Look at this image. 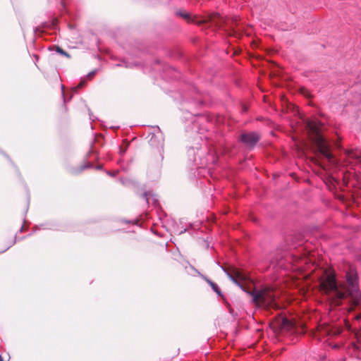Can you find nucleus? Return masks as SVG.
<instances>
[{
	"instance_id": "obj_19",
	"label": "nucleus",
	"mask_w": 361,
	"mask_h": 361,
	"mask_svg": "<svg viewBox=\"0 0 361 361\" xmlns=\"http://www.w3.org/2000/svg\"><path fill=\"white\" fill-rule=\"evenodd\" d=\"M136 65H137L136 63H135V64L133 63H133H128L126 61H123V63H118L116 66H124L126 68H131L133 66H136Z\"/></svg>"
},
{
	"instance_id": "obj_35",
	"label": "nucleus",
	"mask_w": 361,
	"mask_h": 361,
	"mask_svg": "<svg viewBox=\"0 0 361 361\" xmlns=\"http://www.w3.org/2000/svg\"><path fill=\"white\" fill-rule=\"evenodd\" d=\"M191 268H192L193 270H195L196 272H197V273H198V271H197L196 269H195V268H194V267L191 266Z\"/></svg>"
},
{
	"instance_id": "obj_39",
	"label": "nucleus",
	"mask_w": 361,
	"mask_h": 361,
	"mask_svg": "<svg viewBox=\"0 0 361 361\" xmlns=\"http://www.w3.org/2000/svg\"><path fill=\"white\" fill-rule=\"evenodd\" d=\"M35 59L38 60V56L35 55Z\"/></svg>"
},
{
	"instance_id": "obj_33",
	"label": "nucleus",
	"mask_w": 361,
	"mask_h": 361,
	"mask_svg": "<svg viewBox=\"0 0 361 361\" xmlns=\"http://www.w3.org/2000/svg\"><path fill=\"white\" fill-rule=\"evenodd\" d=\"M38 30H39L38 27H35V30H34L35 32H37Z\"/></svg>"
},
{
	"instance_id": "obj_43",
	"label": "nucleus",
	"mask_w": 361,
	"mask_h": 361,
	"mask_svg": "<svg viewBox=\"0 0 361 361\" xmlns=\"http://www.w3.org/2000/svg\"><path fill=\"white\" fill-rule=\"evenodd\" d=\"M27 200H28V202H30V195H28Z\"/></svg>"
},
{
	"instance_id": "obj_4",
	"label": "nucleus",
	"mask_w": 361,
	"mask_h": 361,
	"mask_svg": "<svg viewBox=\"0 0 361 361\" xmlns=\"http://www.w3.org/2000/svg\"><path fill=\"white\" fill-rule=\"evenodd\" d=\"M345 281L348 285L347 291L350 298H357L359 295V276L356 269L350 266L345 273Z\"/></svg>"
},
{
	"instance_id": "obj_3",
	"label": "nucleus",
	"mask_w": 361,
	"mask_h": 361,
	"mask_svg": "<svg viewBox=\"0 0 361 361\" xmlns=\"http://www.w3.org/2000/svg\"><path fill=\"white\" fill-rule=\"evenodd\" d=\"M190 119L192 127L189 128L188 126L187 127V130H190L198 134H203L204 131H209L212 129L216 121V119L214 116L208 114H191Z\"/></svg>"
},
{
	"instance_id": "obj_29",
	"label": "nucleus",
	"mask_w": 361,
	"mask_h": 361,
	"mask_svg": "<svg viewBox=\"0 0 361 361\" xmlns=\"http://www.w3.org/2000/svg\"><path fill=\"white\" fill-rule=\"evenodd\" d=\"M61 4L62 7L65 9L66 8V5H65V3H64V1L63 0H61Z\"/></svg>"
},
{
	"instance_id": "obj_9",
	"label": "nucleus",
	"mask_w": 361,
	"mask_h": 361,
	"mask_svg": "<svg viewBox=\"0 0 361 361\" xmlns=\"http://www.w3.org/2000/svg\"><path fill=\"white\" fill-rule=\"evenodd\" d=\"M204 279L207 281V283L210 286V287L212 288L213 291L215 292L218 296L221 297L223 299L224 302L229 307L230 313H232L233 309L231 307V305L228 303H227L225 296L224 295V294H223L221 288L219 287V286L216 283H214V281H212L211 279H208L206 276H204Z\"/></svg>"
},
{
	"instance_id": "obj_21",
	"label": "nucleus",
	"mask_w": 361,
	"mask_h": 361,
	"mask_svg": "<svg viewBox=\"0 0 361 361\" xmlns=\"http://www.w3.org/2000/svg\"><path fill=\"white\" fill-rule=\"evenodd\" d=\"M127 147L128 146H126V147H123L121 146L119 147V154L121 156H123L125 154V153L127 151Z\"/></svg>"
},
{
	"instance_id": "obj_36",
	"label": "nucleus",
	"mask_w": 361,
	"mask_h": 361,
	"mask_svg": "<svg viewBox=\"0 0 361 361\" xmlns=\"http://www.w3.org/2000/svg\"><path fill=\"white\" fill-rule=\"evenodd\" d=\"M216 264L221 268V264L219 262H216Z\"/></svg>"
},
{
	"instance_id": "obj_6",
	"label": "nucleus",
	"mask_w": 361,
	"mask_h": 361,
	"mask_svg": "<svg viewBox=\"0 0 361 361\" xmlns=\"http://www.w3.org/2000/svg\"><path fill=\"white\" fill-rule=\"evenodd\" d=\"M259 140L260 135L255 131L243 132L238 137V141L250 149H253Z\"/></svg>"
},
{
	"instance_id": "obj_30",
	"label": "nucleus",
	"mask_w": 361,
	"mask_h": 361,
	"mask_svg": "<svg viewBox=\"0 0 361 361\" xmlns=\"http://www.w3.org/2000/svg\"><path fill=\"white\" fill-rule=\"evenodd\" d=\"M95 169L97 170H101L102 169V165H97Z\"/></svg>"
},
{
	"instance_id": "obj_15",
	"label": "nucleus",
	"mask_w": 361,
	"mask_h": 361,
	"mask_svg": "<svg viewBox=\"0 0 361 361\" xmlns=\"http://www.w3.org/2000/svg\"><path fill=\"white\" fill-rule=\"evenodd\" d=\"M281 329L290 331L293 327V324L288 319L284 317L281 319Z\"/></svg>"
},
{
	"instance_id": "obj_37",
	"label": "nucleus",
	"mask_w": 361,
	"mask_h": 361,
	"mask_svg": "<svg viewBox=\"0 0 361 361\" xmlns=\"http://www.w3.org/2000/svg\"><path fill=\"white\" fill-rule=\"evenodd\" d=\"M216 264L221 268V264L219 262H216Z\"/></svg>"
},
{
	"instance_id": "obj_24",
	"label": "nucleus",
	"mask_w": 361,
	"mask_h": 361,
	"mask_svg": "<svg viewBox=\"0 0 361 361\" xmlns=\"http://www.w3.org/2000/svg\"><path fill=\"white\" fill-rule=\"evenodd\" d=\"M97 71V69H95V70H94V71H92L90 72V73L87 74V78H91L92 77H93V76L96 74Z\"/></svg>"
},
{
	"instance_id": "obj_1",
	"label": "nucleus",
	"mask_w": 361,
	"mask_h": 361,
	"mask_svg": "<svg viewBox=\"0 0 361 361\" xmlns=\"http://www.w3.org/2000/svg\"><path fill=\"white\" fill-rule=\"evenodd\" d=\"M314 135L312 138L314 144L321 155L326 158L329 162L335 164H339L343 161L346 165H348L351 164L353 161H361V153L354 151L353 149L345 150L344 157H341L338 159L332 153L331 150V145L327 138L322 135L318 129H314Z\"/></svg>"
},
{
	"instance_id": "obj_10",
	"label": "nucleus",
	"mask_w": 361,
	"mask_h": 361,
	"mask_svg": "<svg viewBox=\"0 0 361 361\" xmlns=\"http://www.w3.org/2000/svg\"><path fill=\"white\" fill-rule=\"evenodd\" d=\"M190 91L194 94L193 97L191 99V104L195 107H197L202 104L201 93L199 92L197 88L195 86H192Z\"/></svg>"
},
{
	"instance_id": "obj_42",
	"label": "nucleus",
	"mask_w": 361,
	"mask_h": 361,
	"mask_svg": "<svg viewBox=\"0 0 361 361\" xmlns=\"http://www.w3.org/2000/svg\"><path fill=\"white\" fill-rule=\"evenodd\" d=\"M359 341L361 342V335L359 336Z\"/></svg>"
},
{
	"instance_id": "obj_25",
	"label": "nucleus",
	"mask_w": 361,
	"mask_h": 361,
	"mask_svg": "<svg viewBox=\"0 0 361 361\" xmlns=\"http://www.w3.org/2000/svg\"><path fill=\"white\" fill-rule=\"evenodd\" d=\"M221 270L226 274V276H228V274H230L231 272L224 266H221Z\"/></svg>"
},
{
	"instance_id": "obj_7",
	"label": "nucleus",
	"mask_w": 361,
	"mask_h": 361,
	"mask_svg": "<svg viewBox=\"0 0 361 361\" xmlns=\"http://www.w3.org/2000/svg\"><path fill=\"white\" fill-rule=\"evenodd\" d=\"M228 278L236 286H238L242 290L246 292L248 295L252 296V301L257 302L258 300L263 298V293L261 290H255L253 291L246 290L243 284L231 274H228Z\"/></svg>"
},
{
	"instance_id": "obj_44",
	"label": "nucleus",
	"mask_w": 361,
	"mask_h": 361,
	"mask_svg": "<svg viewBox=\"0 0 361 361\" xmlns=\"http://www.w3.org/2000/svg\"><path fill=\"white\" fill-rule=\"evenodd\" d=\"M188 102L191 103V101H188ZM185 103H187V101H185Z\"/></svg>"
},
{
	"instance_id": "obj_41",
	"label": "nucleus",
	"mask_w": 361,
	"mask_h": 361,
	"mask_svg": "<svg viewBox=\"0 0 361 361\" xmlns=\"http://www.w3.org/2000/svg\"><path fill=\"white\" fill-rule=\"evenodd\" d=\"M232 32H233V35L235 34V31L234 30H232Z\"/></svg>"
},
{
	"instance_id": "obj_38",
	"label": "nucleus",
	"mask_w": 361,
	"mask_h": 361,
	"mask_svg": "<svg viewBox=\"0 0 361 361\" xmlns=\"http://www.w3.org/2000/svg\"><path fill=\"white\" fill-rule=\"evenodd\" d=\"M358 260H359V261L360 262V263H361V255L359 257Z\"/></svg>"
},
{
	"instance_id": "obj_23",
	"label": "nucleus",
	"mask_w": 361,
	"mask_h": 361,
	"mask_svg": "<svg viewBox=\"0 0 361 361\" xmlns=\"http://www.w3.org/2000/svg\"><path fill=\"white\" fill-rule=\"evenodd\" d=\"M106 173L110 176H112V177H116L118 174V171H106Z\"/></svg>"
},
{
	"instance_id": "obj_22",
	"label": "nucleus",
	"mask_w": 361,
	"mask_h": 361,
	"mask_svg": "<svg viewBox=\"0 0 361 361\" xmlns=\"http://www.w3.org/2000/svg\"><path fill=\"white\" fill-rule=\"evenodd\" d=\"M125 223L127 224H132L133 225H138V220L134 219V220H123Z\"/></svg>"
},
{
	"instance_id": "obj_32",
	"label": "nucleus",
	"mask_w": 361,
	"mask_h": 361,
	"mask_svg": "<svg viewBox=\"0 0 361 361\" xmlns=\"http://www.w3.org/2000/svg\"><path fill=\"white\" fill-rule=\"evenodd\" d=\"M156 63H157V64L161 63V61L159 59L156 60Z\"/></svg>"
},
{
	"instance_id": "obj_13",
	"label": "nucleus",
	"mask_w": 361,
	"mask_h": 361,
	"mask_svg": "<svg viewBox=\"0 0 361 361\" xmlns=\"http://www.w3.org/2000/svg\"><path fill=\"white\" fill-rule=\"evenodd\" d=\"M176 15L187 20L188 22H192V23H198V24L202 23V22H197L195 20L192 19L190 17V15L189 13L183 12L182 11H177L176 12Z\"/></svg>"
},
{
	"instance_id": "obj_27",
	"label": "nucleus",
	"mask_w": 361,
	"mask_h": 361,
	"mask_svg": "<svg viewBox=\"0 0 361 361\" xmlns=\"http://www.w3.org/2000/svg\"><path fill=\"white\" fill-rule=\"evenodd\" d=\"M187 231H188V228H184L183 230H181V231H178V235H180V234H182V233H183L186 232Z\"/></svg>"
},
{
	"instance_id": "obj_17",
	"label": "nucleus",
	"mask_w": 361,
	"mask_h": 361,
	"mask_svg": "<svg viewBox=\"0 0 361 361\" xmlns=\"http://www.w3.org/2000/svg\"><path fill=\"white\" fill-rule=\"evenodd\" d=\"M16 240H17V234L15 235L13 239L11 240L8 242L6 247L4 249H3L2 250H0V254L5 252L11 247H12L13 245H15L16 243Z\"/></svg>"
},
{
	"instance_id": "obj_16",
	"label": "nucleus",
	"mask_w": 361,
	"mask_h": 361,
	"mask_svg": "<svg viewBox=\"0 0 361 361\" xmlns=\"http://www.w3.org/2000/svg\"><path fill=\"white\" fill-rule=\"evenodd\" d=\"M329 288L332 290H337V282L336 279L334 276H331L329 277Z\"/></svg>"
},
{
	"instance_id": "obj_31",
	"label": "nucleus",
	"mask_w": 361,
	"mask_h": 361,
	"mask_svg": "<svg viewBox=\"0 0 361 361\" xmlns=\"http://www.w3.org/2000/svg\"><path fill=\"white\" fill-rule=\"evenodd\" d=\"M62 90L63 91V86H62ZM62 96H63L64 102H66V99H65V96H64V92H62Z\"/></svg>"
},
{
	"instance_id": "obj_14",
	"label": "nucleus",
	"mask_w": 361,
	"mask_h": 361,
	"mask_svg": "<svg viewBox=\"0 0 361 361\" xmlns=\"http://www.w3.org/2000/svg\"><path fill=\"white\" fill-rule=\"evenodd\" d=\"M93 167V164L90 162H86L84 164L81 165L79 169L72 170V173L78 174L80 173L85 169H91Z\"/></svg>"
},
{
	"instance_id": "obj_5",
	"label": "nucleus",
	"mask_w": 361,
	"mask_h": 361,
	"mask_svg": "<svg viewBox=\"0 0 361 361\" xmlns=\"http://www.w3.org/2000/svg\"><path fill=\"white\" fill-rule=\"evenodd\" d=\"M154 132L149 133V136L150 137L149 140V144L154 148H157L160 152V155L161 159L164 158L163 154L161 153V151L164 150V135L163 132L161 130L159 126H153Z\"/></svg>"
},
{
	"instance_id": "obj_20",
	"label": "nucleus",
	"mask_w": 361,
	"mask_h": 361,
	"mask_svg": "<svg viewBox=\"0 0 361 361\" xmlns=\"http://www.w3.org/2000/svg\"><path fill=\"white\" fill-rule=\"evenodd\" d=\"M85 84V80H82L80 83L74 87V91L76 92L79 89L82 88Z\"/></svg>"
},
{
	"instance_id": "obj_18",
	"label": "nucleus",
	"mask_w": 361,
	"mask_h": 361,
	"mask_svg": "<svg viewBox=\"0 0 361 361\" xmlns=\"http://www.w3.org/2000/svg\"><path fill=\"white\" fill-rule=\"evenodd\" d=\"M48 224H41L40 226H35L33 232H35L36 231L43 228V229H51V226H49Z\"/></svg>"
},
{
	"instance_id": "obj_2",
	"label": "nucleus",
	"mask_w": 361,
	"mask_h": 361,
	"mask_svg": "<svg viewBox=\"0 0 361 361\" xmlns=\"http://www.w3.org/2000/svg\"><path fill=\"white\" fill-rule=\"evenodd\" d=\"M189 161L197 168H205L209 165H215L218 161L216 154L209 150L207 146L196 144L187 150Z\"/></svg>"
},
{
	"instance_id": "obj_11",
	"label": "nucleus",
	"mask_w": 361,
	"mask_h": 361,
	"mask_svg": "<svg viewBox=\"0 0 361 361\" xmlns=\"http://www.w3.org/2000/svg\"><path fill=\"white\" fill-rule=\"evenodd\" d=\"M142 197L145 200L147 204H149V200L152 199V204L154 207L159 205V200L155 195L152 193L150 191H146L142 194Z\"/></svg>"
},
{
	"instance_id": "obj_34",
	"label": "nucleus",
	"mask_w": 361,
	"mask_h": 361,
	"mask_svg": "<svg viewBox=\"0 0 361 361\" xmlns=\"http://www.w3.org/2000/svg\"><path fill=\"white\" fill-rule=\"evenodd\" d=\"M23 226H21V228H20V230H19V232H22V231H23Z\"/></svg>"
},
{
	"instance_id": "obj_12",
	"label": "nucleus",
	"mask_w": 361,
	"mask_h": 361,
	"mask_svg": "<svg viewBox=\"0 0 361 361\" xmlns=\"http://www.w3.org/2000/svg\"><path fill=\"white\" fill-rule=\"evenodd\" d=\"M49 51H54L56 53L66 58H71L70 54L58 45H52L49 47Z\"/></svg>"
},
{
	"instance_id": "obj_26",
	"label": "nucleus",
	"mask_w": 361,
	"mask_h": 361,
	"mask_svg": "<svg viewBox=\"0 0 361 361\" xmlns=\"http://www.w3.org/2000/svg\"><path fill=\"white\" fill-rule=\"evenodd\" d=\"M353 300H355V301H359V300H361V293H360V291L359 290V295L357 296V298H351Z\"/></svg>"
},
{
	"instance_id": "obj_28",
	"label": "nucleus",
	"mask_w": 361,
	"mask_h": 361,
	"mask_svg": "<svg viewBox=\"0 0 361 361\" xmlns=\"http://www.w3.org/2000/svg\"><path fill=\"white\" fill-rule=\"evenodd\" d=\"M1 153H2V154H4V156H5V157H6L9 160V161H10L11 164H13V161H11V159H10V157H9L6 154H5V153H4V152H1Z\"/></svg>"
},
{
	"instance_id": "obj_40",
	"label": "nucleus",
	"mask_w": 361,
	"mask_h": 361,
	"mask_svg": "<svg viewBox=\"0 0 361 361\" xmlns=\"http://www.w3.org/2000/svg\"><path fill=\"white\" fill-rule=\"evenodd\" d=\"M0 361H4L1 355H0Z\"/></svg>"
},
{
	"instance_id": "obj_8",
	"label": "nucleus",
	"mask_w": 361,
	"mask_h": 361,
	"mask_svg": "<svg viewBox=\"0 0 361 361\" xmlns=\"http://www.w3.org/2000/svg\"><path fill=\"white\" fill-rule=\"evenodd\" d=\"M164 77L173 80H178L180 78V72L176 68L169 65H163Z\"/></svg>"
}]
</instances>
